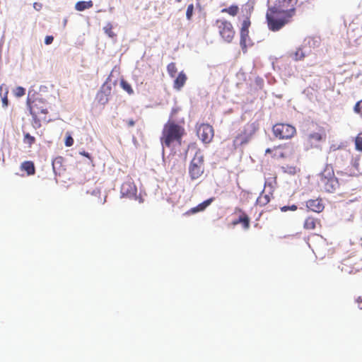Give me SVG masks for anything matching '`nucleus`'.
<instances>
[{
	"instance_id": "f257e3e1",
	"label": "nucleus",
	"mask_w": 362,
	"mask_h": 362,
	"mask_svg": "<svg viewBox=\"0 0 362 362\" xmlns=\"http://www.w3.org/2000/svg\"><path fill=\"white\" fill-rule=\"evenodd\" d=\"M266 154H271L272 158L274 159L287 158L291 157L294 161V164H286L282 167L284 172L295 175L299 173L300 169L299 165L300 163V155L296 153V148L293 144L288 143L280 144L268 148L265 151Z\"/></svg>"
},
{
	"instance_id": "f03ea898",
	"label": "nucleus",
	"mask_w": 362,
	"mask_h": 362,
	"mask_svg": "<svg viewBox=\"0 0 362 362\" xmlns=\"http://www.w3.org/2000/svg\"><path fill=\"white\" fill-rule=\"evenodd\" d=\"M176 113L177 110L173 108L169 119L163 126L160 139L163 148H170L175 145L180 146L182 137L186 134L184 127L173 119Z\"/></svg>"
},
{
	"instance_id": "7ed1b4c3",
	"label": "nucleus",
	"mask_w": 362,
	"mask_h": 362,
	"mask_svg": "<svg viewBox=\"0 0 362 362\" xmlns=\"http://www.w3.org/2000/svg\"><path fill=\"white\" fill-rule=\"evenodd\" d=\"M296 14V8L280 9L275 6L269 7L266 13L268 28L272 31H278L290 23Z\"/></svg>"
},
{
	"instance_id": "20e7f679",
	"label": "nucleus",
	"mask_w": 362,
	"mask_h": 362,
	"mask_svg": "<svg viewBox=\"0 0 362 362\" xmlns=\"http://www.w3.org/2000/svg\"><path fill=\"white\" fill-rule=\"evenodd\" d=\"M28 106L30 114L33 116V126L35 129L41 127V122H48L50 121L47 118V106L45 101L40 98H36L32 101L28 100Z\"/></svg>"
},
{
	"instance_id": "39448f33",
	"label": "nucleus",
	"mask_w": 362,
	"mask_h": 362,
	"mask_svg": "<svg viewBox=\"0 0 362 362\" xmlns=\"http://www.w3.org/2000/svg\"><path fill=\"white\" fill-rule=\"evenodd\" d=\"M317 185L321 190L329 193L335 192L339 187L338 179L336 177L333 167L331 165H326L320 173Z\"/></svg>"
},
{
	"instance_id": "423d86ee",
	"label": "nucleus",
	"mask_w": 362,
	"mask_h": 362,
	"mask_svg": "<svg viewBox=\"0 0 362 362\" xmlns=\"http://www.w3.org/2000/svg\"><path fill=\"white\" fill-rule=\"evenodd\" d=\"M256 132V127L254 123L246 124L242 129L235 136L233 139V146L235 148L247 144Z\"/></svg>"
},
{
	"instance_id": "0eeeda50",
	"label": "nucleus",
	"mask_w": 362,
	"mask_h": 362,
	"mask_svg": "<svg viewBox=\"0 0 362 362\" xmlns=\"http://www.w3.org/2000/svg\"><path fill=\"white\" fill-rule=\"evenodd\" d=\"M218 32L226 42L230 43L233 40L235 31L230 21L222 18L216 21Z\"/></svg>"
},
{
	"instance_id": "6e6552de",
	"label": "nucleus",
	"mask_w": 362,
	"mask_h": 362,
	"mask_svg": "<svg viewBox=\"0 0 362 362\" xmlns=\"http://www.w3.org/2000/svg\"><path fill=\"white\" fill-rule=\"evenodd\" d=\"M204 172V156L197 151L189 165V175L192 180L199 178Z\"/></svg>"
},
{
	"instance_id": "1a4fd4ad",
	"label": "nucleus",
	"mask_w": 362,
	"mask_h": 362,
	"mask_svg": "<svg viewBox=\"0 0 362 362\" xmlns=\"http://www.w3.org/2000/svg\"><path fill=\"white\" fill-rule=\"evenodd\" d=\"M274 136L280 139H290L296 134V129L295 127L285 123H277L272 127Z\"/></svg>"
},
{
	"instance_id": "9d476101",
	"label": "nucleus",
	"mask_w": 362,
	"mask_h": 362,
	"mask_svg": "<svg viewBox=\"0 0 362 362\" xmlns=\"http://www.w3.org/2000/svg\"><path fill=\"white\" fill-rule=\"evenodd\" d=\"M198 137L205 144L210 143L214 136V128L209 124H201L197 129Z\"/></svg>"
},
{
	"instance_id": "9b49d317",
	"label": "nucleus",
	"mask_w": 362,
	"mask_h": 362,
	"mask_svg": "<svg viewBox=\"0 0 362 362\" xmlns=\"http://www.w3.org/2000/svg\"><path fill=\"white\" fill-rule=\"evenodd\" d=\"M120 192L122 197L136 198L137 189L134 183L131 180H127L122 183Z\"/></svg>"
},
{
	"instance_id": "f8f14e48",
	"label": "nucleus",
	"mask_w": 362,
	"mask_h": 362,
	"mask_svg": "<svg viewBox=\"0 0 362 362\" xmlns=\"http://www.w3.org/2000/svg\"><path fill=\"white\" fill-rule=\"evenodd\" d=\"M235 212L240 214L238 218L234 220L232 223L233 226L242 224L244 229L247 230L250 228V218L240 208H235Z\"/></svg>"
},
{
	"instance_id": "ddd939ff",
	"label": "nucleus",
	"mask_w": 362,
	"mask_h": 362,
	"mask_svg": "<svg viewBox=\"0 0 362 362\" xmlns=\"http://www.w3.org/2000/svg\"><path fill=\"white\" fill-rule=\"evenodd\" d=\"M326 138V134L324 131L321 132H313L308 135L306 137V142L310 147L315 146V143L320 142L325 140Z\"/></svg>"
},
{
	"instance_id": "4468645a",
	"label": "nucleus",
	"mask_w": 362,
	"mask_h": 362,
	"mask_svg": "<svg viewBox=\"0 0 362 362\" xmlns=\"http://www.w3.org/2000/svg\"><path fill=\"white\" fill-rule=\"evenodd\" d=\"M306 206L309 210L317 213L322 212L325 208L321 199H309L306 202Z\"/></svg>"
},
{
	"instance_id": "2eb2a0df",
	"label": "nucleus",
	"mask_w": 362,
	"mask_h": 362,
	"mask_svg": "<svg viewBox=\"0 0 362 362\" xmlns=\"http://www.w3.org/2000/svg\"><path fill=\"white\" fill-rule=\"evenodd\" d=\"M214 200V197H211L203 202L200 203L197 206L191 208L186 212L187 215L194 214L198 212L204 211Z\"/></svg>"
},
{
	"instance_id": "dca6fc26",
	"label": "nucleus",
	"mask_w": 362,
	"mask_h": 362,
	"mask_svg": "<svg viewBox=\"0 0 362 362\" xmlns=\"http://www.w3.org/2000/svg\"><path fill=\"white\" fill-rule=\"evenodd\" d=\"M240 45L243 52H247V47L249 45H252L250 37L249 36V30H240Z\"/></svg>"
},
{
	"instance_id": "f3484780",
	"label": "nucleus",
	"mask_w": 362,
	"mask_h": 362,
	"mask_svg": "<svg viewBox=\"0 0 362 362\" xmlns=\"http://www.w3.org/2000/svg\"><path fill=\"white\" fill-rule=\"evenodd\" d=\"M320 220L313 216H308L305 218L303 228L305 230H315L317 226H320Z\"/></svg>"
},
{
	"instance_id": "a211bd4d",
	"label": "nucleus",
	"mask_w": 362,
	"mask_h": 362,
	"mask_svg": "<svg viewBox=\"0 0 362 362\" xmlns=\"http://www.w3.org/2000/svg\"><path fill=\"white\" fill-rule=\"evenodd\" d=\"M296 0H276L273 6L280 9L288 10L290 8H295Z\"/></svg>"
},
{
	"instance_id": "6ab92c4d",
	"label": "nucleus",
	"mask_w": 362,
	"mask_h": 362,
	"mask_svg": "<svg viewBox=\"0 0 362 362\" xmlns=\"http://www.w3.org/2000/svg\"><path fill=\"white\" fill-rule=\"evenodd\" d=\"M187 78L183 71H180L173 83V88L180 90L185 84Z\"/></svg>"
},
{
	"instance_id": "aec40b11",
	"label": "nucleus",
	"mask_w": 362,
	"mask_h": 362,
	"mask_svg": "<svg viewBox=\"0 0 362 362\" xmlns=\"http://www.w3.org/2000/svg\"><path fill=\"white\" fill-rule=\"evenodd\" d=\"M21 169L25 171L28 175H33L35 173V168L33 161H24L21 163Z\"/></svg>"
},
{
	"instance_id": "412c9836",
	"label": "nucleus",
	"mask_w": 362,
	"mask_h": 362,
	"mask_svg": "<svg viewBox=\"0 0 362 362\" xmlns=\"http://www.w3.org/2000/svg\"><path fill=\"white\" fill-rule=\"evenodd\" d=\"M272 194H265L262 192L256 200V205L259 206H266L271 200Z\"/></svg>"
},
{
	"instance_id": "4be33fe9",
	"label": "nucleus",
	"mask_w": 362,
	"mask_h": 362,
	"mask_svg": "<svg viewBox=\"0 0 362 362\" xmlns=\"http://www.w3.org/2000/svg\"><path fill=\"white\" fill-rule=\"evenodd\" d=\"M93 6V3L92 1H78L75 5L76 10L78 11H83L86 9H88L92 8Z\"/></svg>"
},
{
	"instance_id": "5701e85b",
	"label": "nucleus",
	"mask_w": 362,
	"mask_h": 362,
	"mask_svg": "<svg viewBox=\"0 0 362 362\" xmlns=\"http://www.w3.org/2000/svg\"><path fill=\"white\" fill-rule=\"evenodd\" d=\"M0 91H1V95L2 97V98H1L2 105L4 107H6L8 104V89L4 84H2L0 86Z\"/></svg>"
},
{
	"instance_id": "b1692460",
	"label": "nucleus",
	"mask_w": 362,
	"mask_h": 362,
	"mask_svg": "<svg viewBox=\"0 0 362 362\" xmlns=\"http://www.w3.org/2000/svg\"><path fill=\"white\" fill-rule=\"evenodd\" d=\"M221 12L234 17L239 13V7L237 5H231L228 8H223Z\"/></svg>"
},
{
	"instance_id": "393cba45",
	"label": "nucleus",
	"mask_w": 362,
	"mask_h": 362,
	"mask_svg": "<svg viewBox=\"0 0 362 362\" xmlns=\"http://www.w3.org/2000/svg\"><path fill=\"white\" fill-rule=\"evenodd\" d=\"M120 86L122 88L125 90L129 95L134 94V90L132 88V86L124 79H121Z\"/></svg>"
},
{
	"instance_id": "a878e982",
	"label": "nucleus",
	"mask_w": 362,
	"mask_h": 362,
	"mask_svg": "<svg viewBox=\"0 0 362 362\" xmlns=\"http://www.w3.org/2000/svg\"><path fill=\"white\" fill-rule=\"evenodd\" d=\"M167 71L170 76L174 78L175 76L176 73L177 72L176 64L174 62L168 64L167 66Z\"/></svg>"
},
{
	"instance_id": "bb28decb",
	"label": "nucleus",
	"mask_w": 362,
	"mask_h": 362,
	"mask_svg": "<svg viewBox=\"0 0 362 362\" xmlns=\"http://www.w3.org/2000/svg\"><path fill=\"white\" fill-rule=\"evenodd\" d=\"M351 265V262L350 259L344 260L342 263L341 271L349 273V274L354 273V270L350 268Z\"/></svg>"
},
{
	"instance_id": "cd10ccee",
	"label": "nucleus",
	"mask_w": 362,
	"mask_h": 362,
	"mask_svg": "<svg viewBox=\"0 0 362 362\" xmlns=\"http://www.w3.org/2000/svg\"><path fill=\"white\" fill-rule=\"evenodd\" d=\"M23 141L24 143L27 144L29 146V147H30L35 142V139L29 133H25Z\"/></svg>"
},
{
	"instance_id": "c85d7f7f",
	"label": "nucleus",
	"mask_w": 362,
	"mask_h": 362,
	"mask_svg": "<svg viewBox=\"0 0 362 362\" xmlns=\"http://www.w3.org/2000/svg\"><path fill=\"white\" fill-rule=\"evenodd\" d=\"M105 33L110 37H113L115 36V34L112 31V25L110 23H108L103 28Z\"/></svg>"
},
{
	"instance_id": "c756f323",
	"label": "nucleus",
	"mask_w": 362,
	"mask_h": 362,
	"mask_svg": "<svg viewBox=\"0 0 362 362\" xmlns=\"http://www.w3.org/2000/svg\"><path fill=\"white\" fill-rule=\"evenodd\" d=\"M251 25V21L249 16H246V18L243 20L241 25L240 30H249V28Z\"/></svg>"
},
{
	"instance_id": "7c9ffc66",
	"label": "nucleus",
	"mask_w": 362,
	"mask_h": 362,
	"mask_svg": "<svg viewBox=\"0 0 362 362\" xmlns=\"http://www.w3.org/2000/svg\"><path fill=\"white\" fill-rule=\"evenodd\" d=\"M304 57H305V54L303 53V50L300 48L298 49L295 52L294 57H293L295 60H296V61L301 60Z\"/></svg>"
},
{
	"instance_id": "2f4dec72",
	"label": "nucleus",
	"mask_w": 362,
	"mask_h": 362,
	"mask_svg": "<svg viewBox=\"0 0 362 362\" xmlns=\"http://www.w3.org/2000/svg\"><path fill=\"white\" fill-rule=\"evenodd\" d=\"M355 147L356 150L362 151V136L358 135L356 137Z\"/></svg>"
},
{
	"instance_id": "473e14b6",
	"label": "nucleus",
	"mask_w": 362,
	"mask_h": 362,
	"mask_svg": "<svg viewBox=\"0 0 362 362\" xmlns=\"http://www.w3.org/2000/svg\"><path fill=\"white\" fill-rule=\"evenodd\" d=\"M194 11V5L193 4H191L188 5L187 11H186V17L188 20H190L192 18V16L193 15Z\"/></svg>"
},
{
	"instance_id": "72a5a7b5",
	"label": "nucleus",
	"mask_w": 362,
	"mask_h": 362,
	"mask_svg": "<svg viewBox=\"0 0 362 362\" xmlns=\"http://www.w3.org/2000/svg\"><path fill=\"white\" fill-rule=\"evenodd\" d=\"M25 93V90L24 88L18 86L14 90V94L17 97H21L24 95Z\"/></svg>"
},
{
	"instance_id": "f704fd0d",
	"label": "nucleus",
	"mask_w": 362,
	"mask_h": 362,
	"mask_svg": "<svg viewBox=\"0 0 362 362\" xmlns=\"http://www.w3.org/2000/svg\"><path fill=\"white\" fill-rule=\"evenodd\" d=\"M74 144V139L69 134H66L65 139V145L66 146H71Z\"/></svg>"
},
{
	"instance_id": "c9c22d12",
	"label": "nucleus",
	"mask_w": 362,
	"mask_h": 362,
	"mask_svg": "<svg viewBox=\"0 0 362 362\" xmlns=\"http://www.w3.org/2000/svg\"><path fill=\"white\" fill-rule=\"evenodd\" d=\"M297 209H298L297 206L295 204H293L291 206H284L281 207V211L283 212H286L288 210L296 211V210H297Z\"/></svg>"
},
{
	"instance_id": "e433bc0d",
	"label": "nucleus",
	"mask_w": 362,
	"mask_h": 362,
	"mask_svg": "<svg viewBox=\"0 0 362 362\" xmlns=\"http://www.w3.org/2000/svg\"><path fill=\"white\" fill-rule=\"evenodd\" d=\"M53 40H54L53 36L47 35V36H46V37L45 39V43L46 45H50L52 43Z\"/></svg>"
},
{
	"instance_id": "4c0bfd02",
	"label": "nucleus",
	"mask_w": 362,
	"mask_h": 362,
	"mask_svg": "<svg viewBox=\"0 0 362 362\" xmlns=\"http://www.w3.org/2000/svg\"><path fill=\"white\" fill-rule=\"evenodd\" d=\"M354 111L356 113H360L361 112L360 102H358V103H356V105L354 106Z\"/></svg>"
},
{
	"instance_id": "58836bf2",
	"label": "nucleus",
	"mask_w": 362,
	"mask_h": 362,
	"mask_svg": "<svg viewBox=\"0 0 362 362\" xmlns=\"http://www.w3.org/2000/svg\"><path fill=\"white\" fill-rule=\"evenodd\" d=\"M356 303H357V305H358V307L360 308V309H362V297H358L356 300Z\"/></svg>"
},
{
	"instance_id": "ea45409f",
	"label": "nucleus",
	"mask_w": 362,
	"mask_h": 362,
	"mask_svg": "<svg viewBox=\"0 0 362 362\" xmlns=\"http://www.w3.org/2000/svg\"><path fill=\"white\" fill-rule=\"evenodd\" d=\"M127 124L128 127H132L134 126L135 122L132 119H130L127 121Z\"/></svg>"
},
{
	"instance_id": "a19ab883",
	"label": "nucleus",
	"mask_w": 362,
	"mask_h": 362,
	"mask_svg": "<svg viewBox=\"0 0 362 362\" xmlns=\"http://www.w3.org/2000/svg\"><path fill=\"white\" fill-rule=\"evenodd\" d=\"M61 160H62V158H61V157L57 158H55V159L54 160L53 163H52L54 170L55 169V165H56L57 163H60Z\"/></svg>"
},
{
	"instance_id": "79ce46f5",
	"label": "nucleus",
	"mask_w": 362,
	"mask_h": 362,
	"mask_svg": "<svg viewBox=\"0 0 362 362\" xmlns=\"http://www.w3.org/2000/svg\"><path fill=\"white\" fill-rule=\"evenodd\" d=\"M80 154H81V155H82V156H85V157H86V158H90V156L89 153L86 152V151H82V152H80Z\"/></svg>"
},
{
	"instance_id": "37998d69",
	"label": "nucleus",
	"mask_w": 362,
	"mask_h": 362,
	"mask_svg": "<svg viewBox=\"0 0 362 362\" xmlns=\"http://www.w3.org/2000/svg\"><path fill=\"white\" fill-rule=\"evenodd\" d=\"M33 7H34L35 9L39 10V9L41 8V5H39V8H37V7H38L37 4V3H34V4H33Z\"/></svg>"
},
{
	"instance_id": "c03bdc74",
	"label": "nucleus",
	"mask_w": 362,
	"mask_h": 362,
	"mask_svg": "<svg viewBox=\"0 0 362 362\" xmlns=\"http://www.w3.org/2000/svg\"><path fill=\"white\" fill-rule=\"evenodd\" d=\"M33 7H34L35 9L39 10V9L41 8V5H39V8H37V7H38L37 4V3H34V4H33Z\"/></svg>"
},
{
	"instance_id": "a18cd8bd",
	"label": "nucleus",
	"mask_w": 362,
	"mask_h": 362,
	"mask_svg": "<svg viewBox=\"0 0 362 362\" xmlns=\"http://www.w3.org/2000/svg\"><path fill=\"white\" fill-rule=\"evenodd\" d=\"M105 202V197L104 198L103 201L102 202V204H104Z\"/></svg>"
},
{
	"instance_id": "49530a36",
	"label": "nucleus",
	"mask_w": 362,
	"mask_h": 362,
	"mask_svg": "<svg viewBox=\"0 0 362 362\" xmlns=\"http://www.w3.org/2000/svg\"><path fill=\"white\" fill-rule=\"evenodd\" d=\"M176 1L180 2L181 0H176Z\"/></svg>"
}]
</instances>
